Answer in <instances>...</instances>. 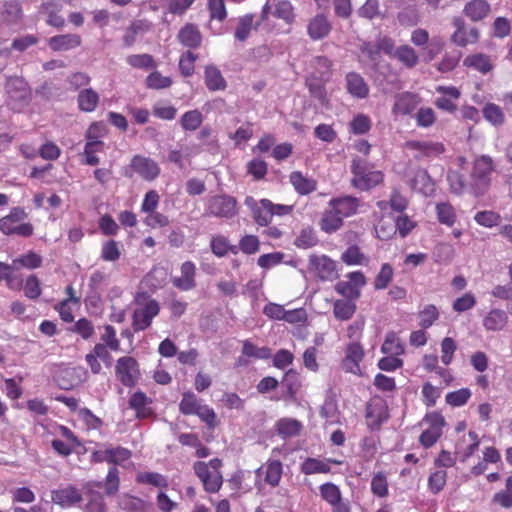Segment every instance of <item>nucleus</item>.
<instances>
[{
	"mask_svg": "<svg viewBox=\"0 0 512 512\" xmlns=\"http://www.w3.org/2000/svg\"><path fill=\"white\" fill-rule=\"evenodd\" d=\"M351 171L354 177L351 183L354 187L360 190H369L383 180V174L380 171H375L363 159L355 158L352 161Z\"/></svg>",
	"mask_w": 512,
	"mask_h": 512,
	"instance_id": "nucleus-1",
	"label": "nucleus"
},
{
	"mask_svg": "<svg viewBox=\"0 0 512 512\" xmlns=\"http://www.w3.org/2000/svg\"><path fill=\"white\" fill-rule=\"evenodd\" d=\"M494 170L490 156L482 155L474 161L471 173V186L476 196L483 195L490 186V175Z\"/></svg>",
	"mask_w": 512,
	"mask_h": 512,
	"instance_id": "nucleus-2",
	"label": "nucleus"
},
{
	"mask_svg": "<svg viewBox=\"0 0 512 512\" xmlns=\"http://www.w3.org/2000/svg\"><path fill=\"white\" fill-rule=\"evenodd\" d=\"M7 105L14 111H20L30 101V88L22 77H9L6 82Z\"/></svg>",
	"mask_w": 512,
	"mask_h": 512,
	"instance_id": "nucleus-3",
	"label": "nucleus"
},
{
	"mask_svg": "<svg viewBox=\"0 0 512 512\" xmlns=\"http://www.w3.org/2000/svg\"><path fill=\"white\" fill-rule=\"evenodd\" d=\"M137 305L132 316V326L135 332L147 329L151 325L152 319L160 311V305L155 299L144 298L143 302L138 299Z\"/></svg>",
	"mask_w": 512,
	"mask_h": 512,
	"instance_id": "nucleus-4",
	"label": "nucleus"
},
{
	"mask_svg": "<svg viewBox=\"0 0 512 512\" xmlns=\"http://www.w3.org/2000/svg\"><path fill=\"white\" fill-rule=\"evenodd\" d=\"M115 371L120 382L126 387H133L140 376L138 363L130 356L119 358Z\"/></svg>",
	"mask_w": 512,
	"mask_h": 512,
	"instance_id": "nucleus-5",
	"label": "nucleus"
},
{
	"mask_svg": "<svg viewBox=\"0 0 512 512\" xmlns=\"http://www.w3.org/2000/svg\"><path fill=\"white\" fill-rule=\"evenodd\" d=\"M237 201L228 195H216L208 200L207 213L215 217L232 218L236 215Z\"/></svg>",
	"mask_w": 512,
	"mask_h": 512,
	"instance_id": "nucleus-6",
	"label": "nucleus"
},
{
	"mask_svg": "<svg viewBox=\"0 0 512 512\" xmlns=\"http://www.w3.org/2000/svg\"><path fill=\"white\" fill-rule=\"evenodd\" d=\"M309 266L310 270L323 281L332 280L337 277L336 262L328 256H310Z\"/></svg>",
	"mask_w": 512,
	"mask_h": 512,
	"instance_id": "nucleus-7",
	"label": "nucleus"
},
{
	"mask_svg": "<svg viewBox=\"0 0 512 512\" xmlns=\"http://www.w3.org/2000/svg\"><path fill=\"white\" fill-rule=\"evenodd\" d=\"M364 357V349L358 342H351L345 349V357L341 366L345 372L361 375L360 363Z\"/></svg>",
	"mask_w": 512,
	"mask_h": 512,
	"instance_id": "nucleus-8",
	"label": "nucleus"
},
{
	"mask_svg": "<svg viewBox=\"0 0 512 512\" xmlns=\"http://www.w3.org/2000/svg\"><path fill=\"white\" fill-rule=\"evenodd\" d=\"M51 500L54 504H57L62 508H68L80 503L82 501V495L76 487L68 485L63 488L52 490Z\"/></svg>",
	"mask_w": 512,
	"mask_h": 512,
	"instance_id": "nucleus-9",
	"label": "nucleus"
},
{
	"mask_svg": "<svg viewBox=\"0 0 512 512\" xmlns=\"http://www.w3.org/2000/svg\"><path fill=\"white\" fill-rule=\"evenodd\" d=\"M406 147L410 150H415L418 153L415 158L421 159L423 157H436L445 151L444 145L441 142L433 141H408Z\"/></svg>",
	"mask_w": 512,
	"mask_h": 512,
	"instance_id": "nucleus-10",
	"label": "nucleus"
},
{
	"mask_svg": "<svg viewBox=\"0 0 512 512\" xmlns=\"http://www.w3.org/2000/svg\"><path fill=\"white\" fill-rule=\"evenodd\" d=\"M131 168L147 181L154 180L160 172L155 161L139 155L133 157Z\"/></svg>",
	"mask_w": 512,
	"mask_h": 512,
	"instance_id": "nucleus-11",
	"label": "nucleus"
},
{
	"mask_svg": "<svg viewBox=\"0 0 512 512\" xmlns=\"http://www.w3.org/2000/svg\"><path fill=\"white\" fill-rule=\"evenodd\" d=\"M181 275L174 277L172 280L173 285L182 290L189 291L196 287L195 275L196 267L191 261H186L181 265Z\"/></svg>",
	"mask_w": 512,
	"mask_h": 512,
	"instance_id": "nucleus-12",
	"label": "nucleus"
},
{
	"mask_svg": "<svg viewBox=\"0 0 512 512\" xmlns=\"http://www.w3.org/2000/svg\"><path fill=\"white\" fill-rule=\"evenodd\" d=\"M331 29L332 25L324 14H317L307 26L308 35L312 40H321L327 37Z\"/></svg>",
	"mask_w": 512,
	"mask_h": 512,
	"instance_id": "nucleus-13",
	"label": "nucleus"
},
{
	"mask_svg": "<svg viewBox=\"0 0 512 512\" xmlns=\"http://www.w3.org/2000/svg\"><path fill=\"white\" fill-rule=\"evenodd\" d=\"M491 12V5L486 0H471L464 6L463 13L471 21L478 22L485 19Z\"/></svg>",
	"mask_w": 512,
	"mask_h": 512,
	"instance_id": "nucleus-14",
	"label": "nucleus"
},
{
	"mask_svg": "<svg viewBox=\"0 0 512 512\" xmlns=\"http://www.w3.org/2000/svg\"><path fill=\"white\" fill-rule=\"evenodd\" d=\"M329 206L334 208L343 218H346L357 212L359 200L356 197L347 195L331 199Z\"/></svg>",
	"mask_w": 512,
	"mask_h": 512,
	"instance_id": "nucleus-15",
	"label": "nucleus"
},
{
	"mask_svg": "<svg viewBox=\"0 0 512 512\" xmlns=\"http://www.w3.org/2000/svg\"><path fill=\"white\" fill-rule=\"evenodd\" d=\"M81 41L78 34H63L51 37L48 43L54 51H68L80 46Z\"/></svg>",
	"mask_w": 512,
	"mask_h": 512,
	"instance_id": "nucleus-16",
	"label": "nucleus"
},
{
	"mask_svg": "<svg viewBox=\"0 0 512 512\" xmlns=\"http://www.w3.org/2000/svg\"><path fill=\"white\" fill-rule=\"evenodd\" d=\"M399 6H403L398 13V20L404 26H414L419 21V13L414 0H396Z\"/></svg>",
	"mask_w": 512,
	"mask_h": 512,
	"instance_id": "nucleus-17",
	"label": "nucleus"
},
{
	"mask_svg": "<svg viewBox=\"0 0 512 512\" xmlns=\"http://www.w3.org/2000/svg\"><path fill=\"white\" fill-rule=\"evenodd\" d=\"M346 87L348 92L357 98H366L369 94V87L364 78L356 73L350 72L346 75Z\"/></svg>",
	"mask_w": 512,
	"mask_h": 512,
	"instance_id": "nucleus-18",
	"label": "nucleus"
},
{
	"mask_svg": "<svg viewBox=\"0 0 512 512\" xmlns=\"http://www.w3.org/2000/svg\"><path fill=\"white\" fill-rule=\"evenodd\" d=\"M152 28V24L148 20H135L131 23V25L126 29L125 34L123 36V43L126 47L132 46L136 37L140 34H145L150 31Z\"/></svg>",
	"mask_w": 512,
	"mask_h": 512,
	"instance_id": "nucleus-19",
	"label": "nucleus"
},
{
	"mask_svg": "<svg viewBox=\"0 0 512 512\" xmlns=\"http://www.w3.org/2000/svg\"><path fill=\"white\" fill-rule=\"evenodd\" d=\"M290 183L301 195H307L316 190L317 183L314 179L304 176L299 171H294L289 176Z\"/></svg>",
	"mask_w": 512,
	"mask_h": 512,
	"instance_id": "nucleus-20",
	"label": "nucleus"
},
{
	"mask_svg": "<svg viewBox=\"0 0 512 512\" xmlns=\"http://www.w3.org/2000/svg\"><path fill=\"white\" fill-rule=\"evenodd\" d=\"M259 25L260 22L254 24L253 14H246L238 19L234 36L238 41L244 42L250 36L251 31L257 29Z\"/></svg>",
	"mask_w": 512,
	"mask_h": 512,
	"instance_id": "nucleus-21",
	"label": "nucleus"
},
{
	"mask_svg": "<svg viewBox=\"0 0 512 512\" xmlns=\"http://www.w3.org/2000/svg\"><path fill=\"white\" fill-rule=\"evenodd\" d=\"M508 322V316L505 311L500 309L491 310L483 320V326L488 331L502 330Z\"/></svg>",
	"mask_w": 512,
	"mask_h": 512,
	"instance_id": "nucleus-22",
	"label": "nucleus"
},
{
	"mask_svg": "<svg viewBox=\"0 0 512 512\" xmlns=\"http://www.w3.org/2000/svg\"><path fill=\"white\" fill-rule=\"evenodd\" d=\"M343 217L338 212L330 207L323 213L320 222L321 229L327 233H333L339 230L343 225Z\"/></svg>",
	"mask_w": 512,
	"mask_h": 512,
	"instance_id": "nucleus-23",
	"label": "nucleus"
},
{
	"mask_svg": "<svg viewBox=\"0 0 512 512\" xmlns=\"http://www.w3.org/2000/svg\"><path fill=\"white\" fill-rule=\"evenodd\" d=\"M463 64L469 68H473L474 70L486 74L493 69V65L490 61L489 56L483 53H477L473 55L467 56Z\"/></svg>",
	"mask_w": 512,
	"mask_h": 512,
	"instance_id": "nucleus-24",
	"label": "nucleus"
},
{
	"mask_svg": "<svg viewBox=\"0 0 512 512\" xmlns=\"http://www.w3.org/2000/svg\"><path fill=\"white\" fill-rule=\"evenodd\" d=\"M328 463L340 464L339 461L333 459H328L327 462H323L316 458H307L301 464V472L305 475L328 473L330 472V466Z\"/></svg>",
	"mask_w": 512,
	"mask_h": 512,
	"instance_id": "nucleus-25",
	"label": "nucleus"
},
{
	"mask_svg": "<svg viewBox=\"0 0 512 512\" xmlns=\"http://www.w3.org/2000/svg\"><path fill=\"white\" fill-rule=\"evenodd\" d=\"M0 231L6 235L16 234L29 237L33 234V226L30 223H10L8 219H0Z\"/></svg>",
	"mask_w": 512,
	"mask_h": 512,
	"instance_id": "nucleus-26",
	"label": "nucleus"
},
{
	"mask_svg": "<svg viewBox=\"0 0 512 512\" xmlns=\"http://www.w3.org/2000/svg\"><path fill=\"white\" fill-rule=\"evenodd\" d=\"M205 84L211 91L224 90L226 81L220 70L215 66H207L205 69Z\"/></svg>",
	"mask_w": 512,
	"mask_h": 512,
	"instance_id": "nucleus-27",
	"label": "nucleus"
},
{
	"mask_svg": "<svg viewBox=\"0 0 512 512\" xmlns=\"http://www.w3.org/2000/svg\"><path fill=\"white\" fill-rule=\"evenodd\" d=\"M79 108L85 112H92L98 105L99 95L91 88L83 89L77 97Z\"/></svg>",
	"mask_w": 512,
	"mask_h": 512,
	"instance_id": "nucleus-28",
	"label": "nucleus"
},
{
	"mask_svg": "<svg viewBox=\"0 0 512 512\" xmlns=\"http://www.w3.org/2000/svg\"><path fill=\"white\" fill-rule=\"evenodd\" d=\"M179 41L186 47L196 48L201 43V34L193 25H186L178 34Z\"/></svg>",
	"mask_w": 512,
	"mask_h": 512,
	"instance_id": "nucleus-29",
	"label": "nucleus"
},
{
	"mask_svg": "<svg viewBox=\"0 0 512 512\" xmlns=\"http://www.w3.org/2000/svg\"><path fill=\"white\" fill-rule=\"evenodd\" d=\"M396 57L405 67L414 68L419 61L416 51L409 45H402L395 50Z\"/></svg>",
	"mask_w": 512,
	"mask_h": 512,
	"instance_id": "nucleus-30",
	"label": "nucleus"
},
{
	"mask_svg": "<svg viewBox=\"0 0 512 512\" xmlns=\"http://www.w3.org/2000/svg\"><path fill=\"white\" fill-rule=\"evenodd\" d=\"M412 187L421 193L428 195L434 190V184L428 172L424 169H419L414 178L411 180Z\"/></svg>",
	"mask_w": 512,
	"mask_h": 512,
	"instance_id": "nucleus-31",
	"label": "nucleus"
},
{
	"mask_svg": "<svg viewBox=\"0 0 512 512\" xmlns=\"http://www.w3.org/2000/svg\"><path fill=\"white\" fill-rule=\"evenodd\" d=\"M277 431L283 437H294L300 434L302 424L300 421L292 418H283L277 422Z\"/></svg>",
	"mask_w": 512,
	"mask_h": 512,
	"instance_id": "nucleus-32",
	"label": "nucleus"
},
{
	"mask_svg": "<svg viewBox=\"0 0 512 512\" xmlns=\"http://www.w3.org/2000/svg\"><path fill=\"white\" fill-rule=\"evenodd\" d=\"M356 305L351 300H336L333 305V314L336 319L347 321L354 315Z\"/></svg>",
	"mask_w": 512,
	"mask_h": 512,
	"instance_id": "nucleus-33",
	"label": "nucleus"
},
{
	"mask_svg": "<svg viewBox=\"0 0 512 512\" xmlns=\"http://www.w3.org/2000/svg\"><path fill=\"white\" fill-rule=\"evenodd\" d=\"M148 398L141 392H135L129 400V406L136 411L138 418H146L151 414L150 408L147 407Z\"/></svg>",
	"mask_w": 512,
	"mask_h": 512,
	"instance_id": "nucleus-34",
	"label": "nucleus"
},
{
	"mask_svg": "<svg viewBox=\"0 0 512 512\" xmlns=\"http://www.w3.org/2000/svg\"><path fill=\"white\" fill-rule=\"evenodd\" d=\"M341 260L347 265H362L368 263V258L356 245L348 247L341 255Z\"/></svg>",
	"mask_w": 512,
	"mask_h": 512,
	"instance_id": "nucleus-35",
	"label": "nucleus"
},
{
	"mask_svg": "<svg viewBox=\"0 0 512 512\" xmlns=\"http://www.w3.org/2000/svg\"><path fill=\"white\" fill-rule=\"evenodd\" d=\"M381 350L384 354L398 356L404 353V346L394 332H389L385 337Z\"/></svg>",
	"mask_w": 512,
	"mask_h": 512,
	"instance_id": "nucleus-36",
	"label": "nucleus"
},
{
	"mask_svg": "<svg viewBox=\"0 0 512 512\" xmlns=\"http://www.w3.org/2000/svg\"><path fill=\"white\" fill-rule=\"evenodd\" d=\"M366 417L373 419V424L381 425L388 418L385 405L382 402L368 404L366 406Z\"/></svg>",
	"mask_w": 512,
	"mask_h": 512,
	"instance_id": "nucleus-37",
	"label": "nucleus"
},
{
	"mask_svg": "<svg viewBox=\"0 0 512 512\" xmlns=\"http://www.w3.org/2000/svg\"><path fill=\"white\" fill-rule=\"evenodd\" d=\"M271 201L262 199L258 208L252 213L255 222L261 226H267L272 220V212L269 210Z\"/></svg>",
	"mask_w": 512,
	"mask_h": 512,
	"instance_id": "nucleus-38",
	"label": "nucleus"
},
{
	"mask_svg": "<svg viewBox=\"0 0 512 512\" xmlns=\"http://www.w3.org/2000/svg\"><path fill=\"white\" fill-rule=\"evenodd\" d=\"M41 264L42 257L34 252H29L13 260V266L15 269H19V267L35 269L40 267Z\"/></svg>",
	"mask_w": 512,
	"mask_h": 512,
	"instance_id": "nucleus-39",
	"label": "nucleus"
},
{
	"mask_svg": "<svg viewBox=\"0 0 512 512\" xmlns=\"http://www.w3.org/2000/svg\"><path fill=\"white\" fill-rule=\"evenodd\" d=\"M274 16L284 20L287 24H291L295 20L294 8L287 0L279 1L275 5Z\"/></svg>",
	"mask_w": 512,
	"mask_h": 512,
	"instance_id": "nucleus-40",
	"label": "nucleus"
},
{
	"mask_svg": "<svg viewBox=\"0 0 512 512\" xmlns=\"http://www.w3.org/2000/svg\"><path fill=\"white\" fill-rule=\"evenodd\" d=\"M437 217L440 223L452 226L456 221L454 208L446 202L436 205Z\"/></svg>",
	"mask_w": 512,
	"mask_h": 512,
	"instance_id": "nucleus-41",
	"label": "nucleus"
},
{
	"mask_svg": "<svg viewBox=\"0 0 512 512\" xmlns=\"http://www.w3.org/2000/svg\"><path fill=\"white\" fill-rule=\"evenodd\" d=\"M88 503L86 505V512H105L106 505L103 496L96 491L88 488L87 491Z\"/></svg>",
	"mask_w": 512,
	"mask_h": 512,
	"instance_id": "nucleus-42",
	"label": "nucleus"
},
{
	"mask_svg": "<svg viewBox=\"0 0 512 512\" xmlns=\"http://www.w3.org/2000/svg\"><path fill=\"white\" fill-rule=\"evenodd\" d=\"M376 233L379 239L381 240H389L395 235V225L393 222V218L387 217L382 218L376 226Z\"/></svg>",
	"mask_w": 512,
	"mask_h": 512,
	"instance_id": "nucleus-43",
	"label": "nucleus"
},
{
	"mask_svg": "<svg viewBox=\"0 0 512 512\" xmlns=\"http://www.w3.org/2000/svg\"><path fill=\"white\" fill-rule=\"evenodd\" d=\"M180 122L183 129L194 131L202 124V114L198 110L188 111L181 117Z\"/></svg>",
	"mask_w": 512,
	"mask_h": 512,
	"instance_id": "nucleus-44",
	"label": "nucleus"
},
{
	"mask_svg": "<svg viewBox=\"0 0 512 512\" xmlns=\"http://www.w3.org/2000/svg\"><path fill=\"white\" fill-rule=\"evenodd\" d=\"M483 115L487 121L495 126L502 125L504 123V114L502 109L496 104H487L483 108Z\"/></svg>",
	"mask_w": 512,
	"mask_h": 512,
	"instance_id": "nucleus-45",
	"label": "nucleus"
},
{
	"mask_svg": "<svg viewBox=\"0 0 512 512\" xmlns=\"http://www.w3.org/2000/svg\"><path fill=\"white\" fill-rule=\"evenodd\" d=\"M470 397L471 391L468 388H461L457 391L449 392L445 400L447 404L453 407H459L466 404Z\"/></svg>",
	"mask_w": 512,
	"mask_h": 512,
	"instance_id": "nucleus-46",
	"label": "nucleus"
},
{
	"mask_svg": "<svg viewBox=\"0 0 512 512\" xmlns=\"http://www.w3.org/2000/svg\"><path fill=\"white\" fill-rule=\"evenodd\" d=\"M57 4L54 1H47L41 5V9L48 14L47 23L53 27L60 28L64 25V19L55 11Z\"/></svg>",
	"mask_w": 512,
	"mask_h": 512,
	"instance_id": "nucleus-47",
	"label": "nucleus"
},
{
	"mask_svg": "<svg viewBox=\"0 0 512 512\" xmlns=\"http://www.w3.org/2000/svg\"><path fill=\"white\" fill-rule=\"evenodd\" d=\"M282 475V463L278 460L270 461L267 465L265 481L272 486H277Z\"/></svg>",
	"mask_w": 512,
	"mask_h": 512,
	"instance_id": "nucleus-48",
	"label": "nucleus"
},
{
	"mask_svg": "<svg viewBox=\"0 0 512 512\" xmlns=\"http://www.w3.org/2000/svg\"><path fill=\"white\" fill-rule=\"evenodd\" d=\"M360 17L372 20L381 15L379 0H366L358 9Z\"/></svg>",
	"mask_w": 512,
	"mask_h": 512,
	"instance_id": "nucleus-49",
	"label": "nucleus"
},
{
	"mask_svg": "<svg viewBox=\"0 0 512 512\" xmlns=\"http://www.w3.org/2000/svg\"><path fill=\"white\" fill-rule=\"evenodd\" d=\"M317 236L313 229L305 228L295 240V245L299 248H311L317 244Z\"/></svg>",
	"mask_w": 512,
	"mask_h": 512,
	"instance_id": "nucleus-50",
	"label": "nucleus"
},
{
	"mask_svg": "<svg viewBox=\"0 0 512 512\" xmlns=\"http://www.w3.org/2000/svg\"><path fill=\"white\" fill-rule=\"evenodd\" d=\"M208 10L212 20L222 22L227 17L224 0H208Z\"/></svg>",
	"mask_w": 512,
	"mask_h": 512,
	"instance_id": "nucleus-51",
	"label": "nucleus"
},
{
	"mask_svg": "<svg viewBox=\"0 0 512 512\" xmlns=\"http://www.w3.org/2000/svg\"><path fill=\"white\" fill-rule=\"evenodd\" d=\"M146 84L151 89H164L172 85V80L170 77L162 76L158 71H155L147 77Z\"/></svg>",
	"mask_w": 512,
	"mask_h": 512,
	"instance_id": "nucleus-52",
	"label": "nucleus"
},
{
	"mask_svg": "<svg viewBox=\"0 0 512 512\" xmlns=\"http://www.w3.org/2000/svg\"><path fill=\"white\" fill-rule=\"evenodd\" d=\"M420 326L424 329L429 328L438 319L439 313L434 305H427L420 313Z\"/></svg>",
	"mask_w": 512,
	"mask_h": 512,
	"instance_id": "nucleus-53",
	"label": "nucleus"
},
{
	"mask_svg": "<svg viewBox=\"0 0 512 512\" xmlns=\"http://www.w3.org/2000/svg\"><path fill=\"white\" fill-rule=\"evenodd\" d=\"M351 131L356 135L367 133L371 128V121L368 116L359 114L350 123Z\"/></svg>",
	"mask_w": 512,
	"mask_h": 512,
	"instance_id": "nucleus-54",
	"label": "nucleus"
},
{
	"mask_svg": "<svg viewBox=\"0 0 512 512\" xmlns=\"http://www.w3.org/2000/svg\"><path fill=\"white\" fill-rule=\"evenodd\" d=\"M200 403L198 402L196 396L193 393H185L180 402V411L185 415L195 414Z\"/></svg>",
	"mask_w": 512,
	"mask_h": 512,
	"instance_id": "nucleus-55",
	"label": "nucleus"
},
{
	"mask_svg": "<svg viewBox=\"0 0 512 512\" xmlns=\"http://www.w3.org/2000/svg\"><path fill=\"white\" fill-rule=\"evenodd\" d=\"M461 56L462 53L460 51H454L450 54H446L438 64V70L442 73L452 71L459 63Z\"/></svg>",
	"mask_w": 512,
	"mask_h": 512,
	"instance_id": "nucleus-56",
	"label": "nucleus"
},
{
	"mask_svg": "<svg viewBox=\"0 0 512 512\" xmlns=\"http://www.w3.org/2000/svg\"><path fill=\"white\" fill-rule=\"evenodd\" d=\"M475 221L485 227H493L499 224L500 216L493 211H480L475 217Z\"/></svg>",
	"mask_w": 512,
	"mask_h": 512,
	"instance_id": "nucleus-57",
	"label": "nucleus"
},
{
	"mask_svg": "<svg viewBox=\"0 0 512 512\" xmlns=\"http://www.w3.org/2000/svg\"><path fill=\"white\" fill-rule=\"evenodd\" d=\"M371 490L379 497H385L388 494V484L383 473H378L372 478Z\"/></svg>",
	"mask_w": 512,
	"mask_h": 512,
	"instance_id": "nucleus-58",
	"label": "nucleus"
},
{
	"mask_svg": "<svg viewBox=\"0 0 512 512\" xmlns=\"http://www.w3.org/2000/svg\"><path fill=\"white\" fill-rule=\"evenodd\" d=\"M456 343L450 337H445L441 342V360L445 365H449L453 359L454 352L456 351Z\"/></svg>",
	"mask_w": 512,
	"mask_h": 512,
	"instance_id": "nucleus-59",
	"label": "nucleus"
},
{
	"mask_svg": "<svg viewBox=\"0 0 512 512\" xmlns=\"http://www.w3.org/2000/svg\"><path fill=\"white\" fill-rule=\"evenodd\" d=\"M447 473L444 470H438L430 475L428 485L430 490L436 494L440 492L446 484Z\"/></svg>",
	"mask_w": 512,
	"mask_h": 512,
	"instance_id": "nucleus-60",
	"label": "nucleus"
},
{
	"mask_svg": "<svg viewBox=\"0 0 512 512\" xmlns=\"http://www.w3.org/2000/svg\"><path fill=\"white\" fill-rule=\"evenodd\" d=\"M393 276V269L389 264H383L377 275L374 286L376 289H384L388 286Z\"/></svg>",
	"mask_w": 512,
	"mask_h": 512,
	"instance_id": "nucleus-61",
	"label": "nucleus"
},
{
	"mask_svg": "<svg viewBox=\"0 0 512 512\" xmlns=\"http://www.w3.org/2000/svg\"><path fill=\"white\" fill-rule=\"evenodd\" d=\"M202 483L207 492L215 493L222 485V475L219 471H211Z\"/></svg>",
	"mask_w": 512,
	"mask_h": 512,
	"instance_id": "nucleus-62",
	"label": "nucleus"
},
{
	"mask_svg": "<svg viewBox=\"0 0 512 512\" xmlns=\"http://www.w3.org/2000/svg\"><path fill=\"white\" fill-rule=\"evenodd\" d=\"M321 496L330 504L338 502L341 498L339 488L333 483H325L320 487Z\"/></svg>",
	"mask_w": 512,
	"mask_h": 512,
	"instance_id": "nucleus-63",
	"label": "nucleus"
},
{
	"mask_svg": "<svg viewBox=\"0 0 512 512\" xmlns=\"http://www.w3.org/2000/svg\"><path fill=\"white\" fill-rule=\"evenodd\" d=\"M511 32L510 21L506 17H497L493 22V35L497 38H504Z\"/></svg>",
	"mask_w": 512,
	"mask_h": 512,
	"instance_id": "nucleus-64",
	"label": "nucleus"
}]
</instances>
